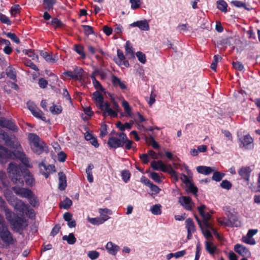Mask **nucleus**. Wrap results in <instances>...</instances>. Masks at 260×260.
Returning <instances> with one entry per match:
<instances>
[{"mask_svg": "<svg viewBox=\"0 0 260 260\" xmlns=\"http://www.w3.org/2000/svg\"><path fill=\"white\" fill-rule=\"evenodd\" d=\"M150 177L152 179H153L155 182L157 183H160L161 182V180L158 175V174L154 172H151L150 173Z\"/></svg>", "mask_w": 260, "mask_h": 260, "instance_id": "0e129e2a", "label": "nucleus"}, {"mask_svg": "<svg viewBox=\"0 0 260 260\" xmlns=\"http://www.w3.org/2000/svg\"><path fill=\"white\" fill-rule=\"evenodd\" d=\"M238 136L240 147L244 148L245 149H251L253 148V140L249 134L244 135L241 137Z\"/></svg>", "mask_w": 260, "mask_h": 260, "instance_id": "9d476101", "label": "nucleus"}, {"mask_svg": "<svg viewBox=\"0 0 260 260\" xmlns=\"http://www.w3.org/2000/svg\"><path fill=\"white\" fill-rule=\"evenodd\" d=\"M99 212L101 216L100 217L104 222L110 218L109 215L112 214L111 210L107 208H100L99 210Z\"/></svg>", "mask_w": 260, "mask_h": 260, "instance_id": "393cba45", "label": "nucleus"}, {"mask_svg": "<svg viewBox=\"0 0 260 260\" xmlns=\"http://www.w3.org/2000/svg\"><path fill=\"white\" fill-rule=\"evenodd\" d=\"M39 167L40 168L41 171H42L43 169V170L45 171V172H49L50 173H52L53 172H55L54 166L51 165H46L43 162H42L39 164Z\"/></svg>", "mask_w": 260, "mask_h": 260, "instance_id": "cd10ccee", "label": "nucleus"}, {"mask_svg": "<svg viewBox=\"0 0 260 260\" xmlns=\"http://www.w3.org/2000/svg\"><path fill=\"white\" fill-rule=\"evenodd\" d=\"M217 8L221 12L226 13L228 11V4L224 0H219L217 1Z\"/></svg>", "mask_w": 260, "mask_h": 260, "instance_id": "72a5a7b5", "label": "nucleus"}, {"mask_svg": "<svg viewBox=\"0 0 260 260\" xmlns=\"http://www.w3.org/2000/svg\"><path fill=\"white\" fill-rule=\"evenodd\" d=\"M0 125L13 132H17L18 129V127L13 121L5 118L0 119Z\"/></svg>", "mask_w": 260, "mask_h": 260, "instance_id": "f3484780", "label": "nucleus"}, {"mask_svg": "<svg viewBox=\"0 0 260 260\" xmlns=\"http://www.w3.org/2000/svg\"><path fill=\"white\" fill-rule=\"evenodd\" d=\"M14 192L20 197L26 198L32 194L31 190L18 186H14L12 188Z\"/></svg>", "mask_w": 260, "mask_h": 260, "instance_id": "dca6fc26", "label": "nucleus"}, {"mask_svg": "<svg viewBox=\"0 0 260 260\" xmlns=\"http://www.w3.org/2000/svg\"><path fill=\"white\" fill-rule=\"evenodd\" d=\"M0 238L3 242L8 245L13 244L16 241L8 228L0 230Z\"/></svg>", "mask_w": 260, "mask_h": 260, "instance_id": "9b49d317", "label": "nucleus"}, {"mask_svg": "<svg viewBox=\"0 0 260 260\" xmlns=\"http://www.w3.org/2000/svg\"><path fill=\"white\" fill-rule=\"evenodd\" d=\"M251 171L250 167H242L238 170V173L242 179L245 181L248 182Z\"/></svg>", "mask_w": 260, "mask_h": 260, "instance_id": "2eb2a0df", "label": "nucleus"}, {"mask_svg": "<svg viewBox=\"0 0 260 260\" xmlns=\"http://www.w3.org/2000/svg\"><path fill=\"white\" fill-rule=\"evenodd\" d=\"M96 106L102 111L103 116L104 117L110 116V117H116L120 110V107L118 104L113 101L112 107L111 104L108 101H105L103 95L99 91H96L93 93Z\"/></svg>", "mask_w": 260, "mask_h": 260, "instance_id": "f03ea898", "label": "nucleus"}, {"mask_svg": "<svg viewBox=\"0 0 260 260\" xmlns=\"http://www.w3.org/2000/svg\"><path fill=\"white\" fill-rule=\"evenodd\" d=\"M242 241L244 243L251 245H254L256 244L254 239L251 237H248L247 235L242 237Z\"/></svg>", "mask_w": 260, "mask_h": 260, "instance_id": "a18cd8bd", "label": "nucleus"}, {"mask_svg": "<svg viewBox=\"0 0 260 260\" xmlns=\"http://www.w3.org/2000/svg\"><path fill=\"white\" fill-rule=\"evenodd\" d=\"M150 211L153 215H160L161 213V206L160 204L153 205L150 207Z\"/></svg>", "mask_w": 260, "mask_h": 260, "instance_id": "c9c22d12", "label": "nucleus"}, {"mask_svg": "<svg viewBox=\"0 0 260 260\" xmlns=\"http://www.w3.org/2000/svg\"><path fill=\"white\" fill-rule=\"evenodd\" d=\"M203 218V221H201L197 215H194V217L197 220L199 225H205L207 224H211L209 222V220L211 218V215L208 212H204L202 215H201Z\"/></svg>", "mask_w": 260, "mask_h": 260, "instance_id": "4be33fe9", "label": "nucleus"}, {"mask_svg": "<svg viewBox=\"0 0 260 260\" xmlns=\"http://www.w3.org/2000/svg\"><path fill=\"white\" fill-rule=\"evenodd\" d=\"M28 139L31 148L35 153L39 155L43 152H47L48 151L46 144L36 134L33 133L29 134Z\"/></svg>", "mask_w": 260, "mask_h": 260, "instance_id": "423d86ee", "label": "nucleus"}, {"mask_svg": "<svg viewBox=\"0 0 260 260\" xmlns=\"http://www.w3.org/2000/svg\"><path fill=\"white\" fill-rule=\"evenodd\" d=\"M43 3L44 8L47 11H49L53 9L54 5L56 3V0H43Z\"/></svg>", "mask_w": 260, "mask_h": 260, "instance_id": "f704fd0d", "label": "nucleus"}, {"mask_svg": "<svg viewBox=\"0 0 260 260\" xmlns=\"http://www.w3.org/2000/svg\"><path fill=\"white\" fill-rule=\"evenodd\" d=\"M2 138L5 141L6 144L9 147L18 149L20 146L18 141L15 137L12 138L6 132H3L0 134Z\"/></svg>", "mask_w": 260, "mask_h": 260, "instance_id": "f8f14e48", "label": "nucleus"}, {"mask_svg": "<svg viewBox=\"0 0 260 260\" xmlns=\"http://www.w3.org/2000/svg\"><path fill=\"white\" fill-rule=\"evenodd\" d=\"M34 116L43 121L46 120V117L44 115L43 112L38 108L31 113Z\"/></svg>", "mask_w": 260, "mask_h": 260, "instance_id": "4c0bfd02", "label": "nucleus"}, {"mask_svg": "<svg viewBox=\"0 0 260 260\" xmlns=\"http://www.w3.org/2000/svg\"><path fill=\"white\" fill-rule=\"evenodd\" d=\"M205 244L206 250L210 254L213 255L217 250L216 246L213 242L208 241H206Z\"/></svg>", "mask_w": 260, "mask_h": 260, "instance_id": "a878e982", "label": "nucleus"}, {"mask_svg": "<svg viewBox=\"0 0 260 260\" xmlns=\"http://www.w3.org/2000/svg\"><path fill=\"white\" fill-rule=\"evenodd\" d=\"M6 35L7 37L11 39L14 42H15L16 44H19L20 43V40L17 37V36L11 32H7L6 33Z\"/></svg>", "mask_w": 260, "mask_h": 260, "instance_id": "3c124183", "label": "nucleus"}, {"mask_svg": "<svg viewBox=\"0 0 260 260\" xmlns=\"http://www.w3.org/2000/svg\"><path fill=\"white\" fill-rule=\"evenodd\" d=\"M133 118H134L135 122L136 123H140L143 121H145L146 120V119L139 112L137 113V115L136 116L133 117L132 116Z\"/></svg>", "mask_w": 260, "mask_h": 260, "instance_id": "603ef678", "label": "nucleus"}, {"mask_svg": "<svg viewBox=\"0 0 260 260\" xmlns=\"http://www.w3.org/2000/svg\"><path fill=\"white\" fill-rule=\"evenodd\" d=\"M151 166L155 170H160L164 172H169L173 177L177 180V173L172 169L171 165L167 167L161 160H154L151 162Z\"/></svg>", "mask_w": 260, "mask_h": 260, "instance_id": "1a4fd4ad", "label": "nucleus"}, {"mask_svg": "<svg viewBox=\"0 0 260 260\" xmlns=\"http://www.w3.org/2000/svg\"><path fill=\"white\" fill-rule=\"evenodd\" d=\"M232 64L234 69L239 71H242L244 69L243 64L239 61L233 62Z\"/></svg>", "mask_w": 260, "mask_h": 260, "instance_id": "69168bd1", "label": "nucleus"}, {"mask_svg": "<svg viewBox=\"0 0 260 260\" xmlns=\"http://www.w3.org/2000/svg\"><path fill=\"white\" fill-rule=\"evenodd\" d=\"M228 218L229 219V222H230V226H236L238 227L240 225V222L238 221L237 217L232 213H229L228 215Z\"/></svg>", "mask_w": 260, "mask_h": 260, "instance_id": "c85d7f7f", "label": "nucleus"}, {"mask_svg": "<svg viewBox=\"0 0 260 260\" xmlns=\"http://www.w3.org/2000/svg\"><path fill=\"white\" fill-rule=\"evenodd\" d=\"M93 85L94 88L100 90L102 92H103L105 90V88L103 87L100 82L98 81L96 79H93V81H92Z\"/></svg>", "mask_w": 260, "mask_h": 260, "instance_id": "5fc2aeb1", "label": "nucleus"}, {"mask_svg": "<svg viewBox=\"0 0 260 260\" xmlns=\"http://www.w3.org/2000/svg\"><path fill=\"white\" fill-rule=\"evenodd\" d=\"M197 172L205 175H208L214 171V169L207 166H200L197 167Z\"/></svg>", "mask_w": 260, "mask_h": 260, "instance_id": "5701e85b", "label": "nucleus"}, {"mask_svg": "<svg viewBox=\"0 0 260 260\" xmlns=\"http://www.w3.org/2000/svg\"><path fill=\"white\" fill-rule=\"evenodd\" d=\"M106 248L108 253L112 255H115L117 252L120 250V247L110 241L108 242L106 246Z\"/></svg>", "mask_w": 260, "mask_h": 260, "instance_id": "412c9836", "label": "nucleus"}, {"mask_svg": "<svg viewBox=\"0 0 260 260\" xmlns=\"http://www.w3.org/2000/svg\"><path fill=\"white\" fill-rule=\"evenodd\" d=\"M199 226L206 239H209L212 237L211 231H212L215 234L216 233V231L214 230L211 224H206L205 225H201L200 224Z\"/></svg>", "mask_w": 260, "mask_h": 260, "instance_id": "a211bd4d", "label": "nucleus"}, {"mask_svg": "<svg viewBox=\"0 0 260 260\" xmlns=\"http://www.w3.org/2000/svg\"><path fill=\"white\" fill-rule=\"evenodd\" d=\"M58 177H59L58 188L60 190H63L65 189L66 187H67L66 176L63 172H60L58 173Z\"/></svg>", "mask_w": 260, "mask_h": 260, "instance_id": "b1692460", "label": "nucleus"}, {"mask_svg": "<svg viewBox=\"0 0 260 260\" xmlns=\"http://www.w3.org/2000/svg\"><path fill=\"white\" fill-rule=\"evenodd\" d=\"M7 201L17 211L24 213L27 209V204H25L22 201L18 199L15 196L10 194L6 196Z\"/></svg>", "mask_w": 260, "mask_h": 260, "instance_id": "6e6552de", "label": "nucleus"}, {"mask_svg": "<svg viewBox=\"0 0 260 260\" xmlns=\"http://www.w3.org/2000/svg\"><path fill=\"white\" fill-rule=\"evenodd\" d=\"M25 214L31 219L34 218L35 217V213L34 209L30 208L29 206L27 205V209H26V211L24 212Z\"/></svg>", "mask_w": 260, "mask_h": 260, "instance_id": "8fccbe9b", "label": "nucleus"}, {"mask_svg": "<svg viewBox=\"0 0 260 260\" xmlns=\"http://www.w3.org/2000/svg\"><path fill=\"white\" fill-rule=\"evenodd\" d=\"M0 21L5 24H6L7 25H11V21L9 19V18L6 16V15H4L2 13L0 12Z\"/></svg>", "mask_w": 260, "mask_h": 260, "instance_id": "bf43d9fd", "label": "nucleus"}, {"mask_svg": "<svg viewBox=\"0 0 260 260\" xmlns=\"http://www.w3.org/2000/svg\"><path fill=\"white\" fill-rule=\"evenodd\" d=\"M122 105L124 109L125 112L127 114L128 116L132 117V114L131 112V109L128 103L126 101H123L122 102Z\"/></svg>", "mask_w": 260, "mask_h": 260, "instance_id": "09e8293b", "label": "nucleus"}, {"mask_svg": "<svg viewBox=\"0 0 260 260\" xmlns=\"http://www.w3.org/2000/svg\"><path fill=\"white\" fill-rule=\"evenodd\" d=\"M225 174L220 172L216 171L213 173L212 179L216 182H219L224 177Z\"/></svg>", "mask_w": 260, "mask_h": 260, "instance_id": "a19ab883", "label": "nucleus"}, {"mask_svg": "<svg viewBox=\"0 0 260 260\" xmlns=\"http://www.w3.org/2000/svg\"><path fill=\"white\" fill-rule=\"evenodd\" d=\"M117 137L109 138L107 145L110 148L116 149L124 146V142L126 140V135L124 133L116 134Z\"/></svg>", "mask_w": 260, "mask_h": 260, "instance_id": "0eeeda50", "label": "nucleus"}, {"mask_svg": "<svg viewBox=\"0 0 260 260\" xmlns=\"http://www.w3.org/2000/svg\"><path fill=\"white\" fill-rule=\"evenodd\" d=\"M25 54L27 55L28 57L31 58L33 60H37L38 59V55L35 53L34 50L31 49H26L23 51Z\"/></svg>", "mask_w": 260, "mask_h": 260, "instance_id": "ea45409f", "label": "nucleus"}, {"mask_svg": "<svg viewBox=\"0 0 260 260\" xmlns=\"http://www.w3.org/2000/svg\"><path fill=\"white\" fill-rule=\"evenodd\" d=\"M18 158L25 166L29 167V161L25 154L19 150L12 152L5 147L0 145V159L2 162L8 158Z\"/></svg>", "mask_w": 260, "mask_h": 260, "instance_id": "20e7f679", "label": "nucleus"}, {"mask_svg": "<svg viewBox=\"0 0 260 260\" xmlns=\"http://www.w3.org/2000/svg\"><path fill=\"white\" fill-rule=\"evenodd\" d=\"M131 27H137L140 30L144 31L149 30L150 29L149 25L147 20H140L134 22L130 24Z\"/></svg>", "mask_w": 260, "mask_h": 260, "instance_id": "6ab92c4d", "label": "nucleus"}, {"mask_svg": "<svg viewBox=\"0 0 260 260\" xmlns=\"http://www.w3.org/2000/svg\"><path fill=\"white\" fill-rule=\"evenodd\" d=\"M62 240L66 241L69 244H74L77 240L73 233H70L69 235H64L62 237Z\"/></svg>", "mask_w": 260, "mask_h": 260, "instance_id": "7c9ffc66", "label": "nucleus"}, {"mask_svg": "<svg viewBox=\"0 0 260 260\" xmlns=\"http://www.w3.org/2000/svg\"><path fill=\"white\" fill-rule=\"evenodd\" d=\"M51 24L53 25L55 27H61L63 24L62 22L56 18H54L52 19L51 20Z\"/></svg>", "mask_w": 260, "mask_h": 260, "instance_id": "e2e57ef3", "label": "nucleus"}, {"mask_svg": "<svg viewBox=\"0 0 260 260\" xmlns=\"http://www.w3.org/2000/svg\"><path fill=\"white\" fill-rule=\"evenodd\" d=\"M220 186L222 188L225 189L226 190H229L231 188L232 186V183L227 180H222L220 183Z\"/></svg>", "mask_w": 260, "mask_h": 260, "instance_id": "864d4df0", "label": "nucleus"}, {"mask_svg": "<svg viewBox=\"0 0 260 260\" xmlns=\"http://www.w3.org/2000/svg\"><path fill=\"white\" fill-rule=\"evenodd\" d=\"M234 250L243 257H248L251 255L249 249L240 244H237L234 246Z\"/></svg>", "mask_w": 260, "mask_h": 260, "instance_id": "4468645a", "label": "nucleus"}, {"mask_svg": "<svg viewBox=\"0 0 260 260\" xmlns=\"http://www.w3.org/2000/svg\"><path fill=\"white\" fill-rule=\"evenodd\" d=\"M88 256L91 259H96L100 255V253L96 250L89 251L88 253Z\"/></svg>", "mask_w": 260, "mask_h": 260, "instance_id": "13d9d810", "label": "nucleus"}, {"mask_svg": "<svg viewBox=\"0 0 260 260\" xmlns=\"http://www.w3.org/2000/svg\"><path fill=\"white\" fill-rule=\"evenodd\" d=\"M131 174L128 171L124 170L121 173V176L123 180L126 182L130 178Z\"/></svg>", "mask_w": 260, "mask_h": 260, "instance_id": "774afa93", "label": "nucleus"}, {"mask_svg": "<svg viewBox=\"0 0 260 260\" xmlns=\"http://www.w3.org/2000/svg\"><path fill=\"white\" fill-rule=\"evenodd\" d=\"M74 50L80 55V57L82 59L85 58V54L84 52L83 47L80 45H76L74 47Z\"/></svg>", "mask_w": 260, "mask_h": 260, "instance_id": "58836bf2", "label": "nucleus"}, {"mask_svg": "<svg viewBox=\"0 0 260 260\" xmlns=\"http://www.w3.org/2000/svg\"><path fill=\"white\" fill-rule=\"evenodd\" d=\"M112 82L115 87L119 86L121 89H126V86L121 80L114 75L112 76Z\"/></svg>", "mask_w": 260, "mask_h": 260, "instance_id": "bb28decb", "label": "nucleus"}, {"mask_svg": "<svg viewBox=\"0 0 260 260\" xmlns=\"http://www.w3.org/2000/svg\"><path fill=\"white\" fill-rule=\"evenodd\" d=\"M136 56L139 61L142 63H145L146 61L145 54L142 52L138 51L136 53Z\"/></svg>", "mask_w": 260, "mask_h": 260, "instance_id": "4d7b16f0", "label": "nucleus"}, {"mask_svg": "<svg viewBox=\"0 0 260 260\" xmlns=\"http://www.w3.org/2000/svg\"><path fill=\"white\" fill-rule=\"evenodd\" d=\"M88 221L93 225H100L104 223L101 217L88 218Z\"/></svg>", "mask_w": 260, "mask_h": 260, "instance_id": "37998d69", "label": "nucleus"}, {"mask_svg": "<svg viewBox=\"0 0 260 260\" xmlns=\"http://www.w3.org/2000/svg\"><path fill=\"white\" fill-rule=\"evenodd\" d=\"M117 52L118 58L115 60L116 63L118 65H123L126 67H128L129 66V62L127 60H125V57L122 51L118 49Z\"/></svg>", "mask_w": 260, "mask_h": 260, "instance_id": "aec40b11", "label": "nucleus"}, {"mask_svg": "<svg viewBox=\"0 0 260 260\" xmlns=\"http://www.w3.org/2000/svg\"><path fill=\"white\" fill-rule=\"evenodd\" d=\"M40 54L48 62L54 63L56 60L55 57H53L47 52L42 51Z\"/></svg>", "mask_w": 260, "mask_h": 260, "instance_id": "2f4dec72", "label": "nucleus"}, {"mask_svg": "<svg viewBox=\"0 0 260 260\" xmlns=\"http://www.w3.org/2000/svg\"><path fill=\"white\" fill-rule=\"evenodd\" d=\"M185 228L187 232L194 233L196 228L192 219L188 218L185 221Z\"/></svg>", "mask_w": 260, "mask_h": 260, "instance_id": "c756f323", "label": "nucleus"}, {"mask_svg": "<svg viewBox=\"0 0 260 260\" xmlns=\"http://www.w3.org/2000/svg\"><path fill=\"white\" fill-rule=\"evenodd\" d=\"M72 203V200L67 197L64 200L60 202L59 207L64 209H68L71 207Z\"/></svg>", "mask_w": 260, "mask_h": 260, "instance_id": "473e14b6", "label": "nucleus"}, {"mask_svg": "<svg viewBox=\"0 0 260 260\" xmlns=\"http://www.w3.org/2000/svg\"><path fill=\"white\" fill-rule=\"evenodd\" d=\"M7 76L12 80H15L16 79V75L14 70L10 69L7 70L6 72Z\"/></svg>", "mask_w": 260, "mask_h": 260, "instance_id": "338daca9", "label": "nucleus"}, {"mask_svg": "<svg viewBox=\"0 0 260 260\" xmlns=\"http://www.w3.org/2000/svg\"><path fill=\"white\" fill-rule=\"evenodd\" d=\"M178 202L183 208L188 211L192 210V207L193 203L190 197L187 196H181L179 198Z\"/></svg>", "mask_w": 260, "mask_h": 260, "instance_id": "ddd939ff", "label": "nucleus"}, {"mask_svg": "<svg viewBox=\"0 0 260 260\" xmlns=\"http://www.w3.org/2000/svg\"><path fill=\"white\" fill-rule=\"evenodd\" d=\"M64 74L72 79L78 81L84 86L90 82L88 75L81 67L76 66L73 71H67L64 72Z\"/></svg>", "mask_w": 260, "mask_h": 260, "instance_id": "39448f33", "label": "nucleus"}, {"mask_svg": "<svg viewBox=\"0 0 260 260\" xmlns=\"http://www.w3.org/2000/svg\"><path fill=\"white\" fill-rule=\"evenodd\" d=\"M125 52L127 55H129L131 56H134V51L132 46L131 45V44L129 41H127L126 42L125 45Z\"/></svg>", "mask_w": 260, "mask_h": 260, "instance_id": "49530a36", "label": "nucleus"}, {"mask_svg": "<svg viewBox=\"0 0 260 260\" xmlns=\"http://www.w3.org/2000/svg\"><path fill=\"white\" fill-rule=\"evenodd\" d=\"M28 200L29 204L34 207H37L39 205V201L37 200V198L34 194L32 192V194L27 198Z\"/></svg>", "mask_w": 260, "mask_h": 260, "instance_id": "e433bc0d", "label": "nucleus"}, {"mask_svg": "<svg viewBox=\"0 0 260 260\" xmlns=\"http://www.w3.org/2000/svg\"><path fill=\"white\" fill-rule=\"evenodd\" d=\"M50 112L53 114H59L62 111L61 107L53 105L50 108Z\"/></svg>", "mask_w": 260, "mask_h": 260, "instance_id": "6e6d98bb", "label": "nucleus"}, {"mask_svg": "<svg viewBox=\"0 0 260 260\" xmlns=\"http://www.w3.org/2000/svg\"><path fill=\"white\" fill-rule=\"evenodd\" d=\"M129 3L131 4V9L133 10L138 9L142 4L141 0H129Z\"/></svg>", "mask_w": 260, "mask_h": 260, "instance_id": "de8ad7c7", "label": "nucleus"}, {"mask_svg": "<svg viewBox=\"0 0 260 260\" xmlns=\"http://www.w3.org/2000/svg\"><path fill=\"white\" fill-rule=\"evenodd\" d=\"M187 191L192 193L195 196H197L198 188L194 186L191 182H190L186 185Z\"/></svg>", "mask_w": 260, "mask_h": 260, "instance_id": "79ce46f5", "label": "nucleus"}, {"mask_svg": "<svg viewBox=\"0 0 260 260\" xmlns=\"http://www.w3.org/2000/svg\"><path fill=\"white\" fill-rule=\"evenodd\" d=\"M217 221L220 225L228 226H230V222H229L228 218H226L225 217L219 218L217 219Z\"/></svg>", "mask_w": 260, "mask_h": 260, "instance_id": "680f3d73", "label": "nucleus"}, {"mask_svg": "<svg viewBox=\"0 0 260 260\" xmlns=\"http://www.w3.org/2000/svg\"><path fill=\"white\" fill-rule=\"evenodd\" d=\"M221 59V56H220L218 54L215 55L213 57V61L210 66L211 69L214 71H216L217 63Z\"/></svg>", "mask_w": 260, "mask_h": 260, "instance_id": "c03bdc74", "label": "nucleus"}, {"mask_svg": "<svg viewBox=\"0 0 260 260\" xmlns=\"http://www.w3.org/2000/svg\"><path fill=\"white\" fill-rule=\"evenodd\" d=\"M5 216L12 229L17 232H22L28 225L24 217L19 216L9 209H5Z\"/></svg>", "mask_w": 260, "mask_h": 260, "instance_id": "7ed1b4c3", "label": "nucleus"}, {"mask_svg": "<svg viewBox=\"0 0 260 260\" xmlns=\"http://www.w3.org/2000/svg\"><path fill=\"white\" fill-rule=\"evenodd\" d=\"M8 172L12 181L17 186L23 185V179L28 186H31L35 184V179L31 173L28 170L23 172H20L19 168L15 164H9Z\"/></svg>", "mask_w": 260, "mask_h": 260, "instance_id": "f257e3e1", "label": "nucleus"}, {"mask_svg": "<svg viewBox=\"0 0 260 260\" xmlns=\"http://www.w3.org/2000/svg\"><path fill=\"white\" fill-rule=\"evenodd\" d=\"M20 9V6L19 5H15L12 6L10 10L11 14L12 16H15L19 12Z\"/></svg>", "mask_w": 260, "mask_h": 260, "instance_id": "052dcab7", "label": "nucleus"}]
</instances>
